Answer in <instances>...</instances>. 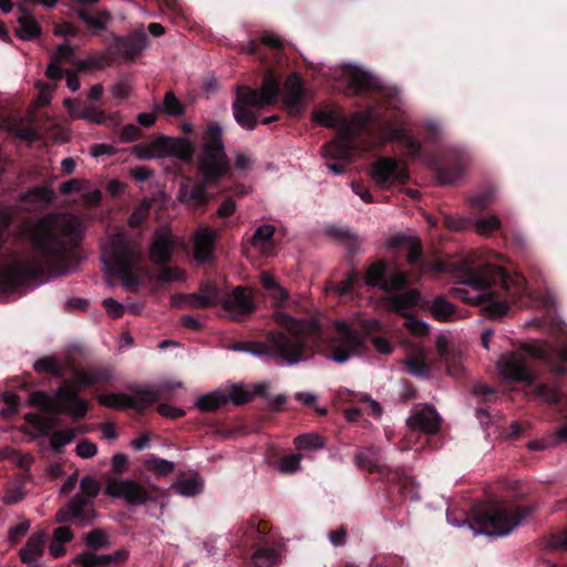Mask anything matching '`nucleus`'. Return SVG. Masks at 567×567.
<instances>
[{
	"instance_id": "nucleus-1",
	"label": "nucleus",
	"mask_w": 567,
	"mask_h": 567,
	"mask_svg": "<svg viewBox=\"0 0 567 567\" xmlns=\"http://www.w3.org/2000/svg\"><path fill=\"white\" fill-rule=\"evenodd\" d=\"M451 293L468 305L480 306L484 318L497 320L526 293V282L520 275L511 277L502 267L485 264L465 271Z\"/></svg>"
},
{
	"instance_id": "nucleus-2",
	"label": "nucleus",
	"mask_w": 567,
	"mask_h": 567,
	"mask_svg": "<svg viewBox=\"0 0 567 567\" xmlns=\"http://www.w3.org/2000/svg\"><path fill=\"white\" fill-rule=\"evenodd\" d=\"M23 231L35 250L53 260L64 261L74 254L84 227L74 216L53 214L24 223Z\"/></svg>"
},
{
	"instance_id": "nucleus-3",
	"label": "nucleus",
	"mask_w": 567,
	"mask_h": 567,
	"mask_svg": "<svg viewBox=\"0 0 567 567\" xmlns=\"http://www.w3.org/2000/svg\"><path fill=\"white\" fill-rule=\"evenodd\" d=\"M274 320L291 336L282 331H271L264 343H255L251 353L267 355L274 360L293 365L305 360L306 337L320 330L316 318H295L286 311H276Z\"/></svg>"
},
{
	"instance_id": "nucleus-4",
	"label": "nucleus",
	"mask_w": 567,
	"mask_h": 567,
	"mask_svg": "<svg viewBox=\"0 0 567 567\" xmlns=\"http://www.w3.org/2000/svg\"><path fill=\"white\" fill-rule=\"evenodd\" d=\"M556 359L567 362V343L551 347L542 342H532L524 344L515 352L502 355L497 362V369L505 380L530 384L536 379L532 360H539L550 365L555 374L565 373L564 367H554Z\"/></svg>"
},
{
	"instance_id": "nucleus-5",
	"label": "nucleus",
	"mask_w": 567,
	"mask_h": 567,
	"mask_svg": "<svg viewBox=\"0 0 567 567\" xmlns=\"http://www.w3.org/2000/svg\"><path fill=\"white\" fill-rule=\"evenodd\" d=\"M103 260L126 288L138 284L137 265L142 259L140 244L118 231L102 243Z\"/></svg>"
},
{
	"instance_id": "nucleus-6",
	"label": "nucleus",
	"mask_w": 567,
	"mask_h": 567,
	"mask_svg": "<svg viewBox=\"0 0 567 567\" xmlns=\"http://www.w3.org/2000/svg\"><path fill=\"white\" fill-rule=\"evenodd\" d=\"M196 168L204 182L218 183L230 173V162L226 153L224 132L219 123H209L203 135L200 153Z\"/></svg>"
},
{
	"instance_id": "nucleus-7",
	"label": "nucleus",
	"mask_w": 567,
	"mask_h": 567,
	"mask_svg": "<svg viewBox=\"0 0 567 567\" xmlns=\"http://www.w3.org/2000/svg\"><path fill=\"white\" fill-rule=\"evenodd\" d=\"M528 506L496 505L477 512L465 524L476 535L506 536L518 527L533 513Z\"/></svg>"
},
{
	"instance_id": "nucleus-8",
	"label": "nucleus",
	"mask_w": 567,
	"mask_h": 567,
	"mask_svg": "<svg viewBox=\"0 0 567 567\" xmlns=\"http://www.w3.org/2000/svg\"><path fill=\"white\" fill-rule=\"evenodd\" d=\"M278 92V82L269 72L265 75L260 90L239 86L233 103L234 117L237 123L244 128L254 130L257 125L255 110L272 104Z\"/></svg>"
},
{
	"instance_id": "nucleus-9",
	"label": "nucleus",
	"mask_w": 567,
	"mask_h": 567,
	"mask_svg": "<svg viewBox=\"0 0 567 567\" xmlns=\"http://www.w3.org/2000/svg\"><path fill=\"white\" fill-rule=\"evenodd\" d=\"M28 403L44 413H64L75 420L85 417L89 411L85 400L80 398L78 390L71 385L56 388L54 395L44 391H33L29 395Z\"/></svg>"
},
{
	"instance_id": "nucleus-10",
	"label": "nucleus",
	"mask_w": 567,
	"mask_h": 567,
	"mask_svg": "<svg viewBox=\"0 0 567 567\" xmlns=\"http://www.w3.org/2000/svg\"><path fill=\"white\" fill-rule=\"evenodd\" d=\"M333 326L334 333L327 342L330 350L328 358L338 364H343L361 355L365 344L364 334L341 320L336 321Z\"/></svg>"
},
{
	"instance_id": "nucleus-11",
	"label": "nucleus",
	"mask_w": 567,
	"mask_h": 567,
	"mask_svg": "<svg viewBox=\"0 0 567 567\" xmlns=\"http://www.w3.org/2000/svg\"><path fill=\"white\" fill-rule=\"evenodd\" d=\"M373 120H377L375 111L373 109H368L364 112L353 114L347 125L339 133V136L323 146V156L332 159L349 158L355 150L353 141L354 137L361 132L368 122Z\"/></svg>"
},
{
	"instance_id": "nucleus-12",
	"label": "nucleus",
	"mask_w": 567,
	"mask_h": 567,
	"mask_svg": "<svg viewBox=\"0 0 567 567\" xmlns=\"http://www.w3.org/2000/svg\"><path fill=\"white\" fill-rule=\"evenodd\" d=\"M105 492L114 498H122L130 505H145L156 492L153 486H146L134 480H109Z\"/></svg>"
},
{
	"instance_id": "nucleus-13",
	"label": "nucleus",
	"mask_w": 567,
	"mask_h": 567,
	"mask_svg": "<svg viewBox=\"0 0 567 567\" xmlns=\"http://www.w3.org/2000/svg\"><path fill=\"white\" fill-rule=\"evenodd\" d=\"M41 266L32 260H16L6 265L0 271V289L13 290L29 280L42 275Z\"/></svg>"
},
{
	"instance_id": "nucleus-14",
	"label": "nucleus",
	"mask_w": 567,
	"mask_h": 567,
	"mask_svg": "<svg viewBox=\"0 0 567 567\" xmlns=\"http://www.w3.org/2000/svg\"><path fill=\"white\" fill-rule=\"evenodd\" d=\"M96 517L94 503L83 495H74L55 514V522L64 524L74 522L79 525H87Z\"/></svg>"
},
{
	"instance_id": "nucleus-15",
	"label": "nucleus",
	"mask_w": 567,
	"mask_h": 567,
	"mask_svg": "<svg viewBox=\"0 0 567 567\" xmlns=\"http://www.w3.org/2000/svg\"><path fill=\"white\" fill-rule=\"evenodd\" d=\"M219 289L212 282L200 284L194 293L178 295L172 298V305L182 309H208L219 302Z\"/></svg>"
},
{
	"instance_id": "nucleus-16",
	"label": "nucleus",
	"mask_w": 567,
	"mask_h": 567,
	"mask_svg": "<svg viewBox=\"0 0 567 567\" xmlns=\"http://www.w3.org/2000/svg\"><path fill=\"white\" fill-rule=\"evenodd\" d=\"M183 244V240L174 236L168 227H159L154 231L150 247V259L156 265L171 262L174 250Z\"/></svg>"
},
{
	"instance_id": "nucleus-17",
	"label": "nucleus",
	"mask_w": 567,
	"mask_h": 567,
	"mask_svg": "<svg viewBox=\"0 0 567 567\" xmlns=\"http://www.w3.org/2000/svg\"><path fill=\"white\" fill-rule=\"evenodd\" d=\"M216 184L215 182H204V177L199 182H194L190 177L184 176L179 182L178 200L193 208L202 209L210 200L212 195L207 192L206 186Z\"/></svg>"
},
{
	"instance_id": "nucleus-18",
	"label": "nucleus",
	"mask_w": 567,
	"mask_h": 567,
	"mask_svg": "<svg viewBox=\"0 0 567 567\" xmlns=\"http://www.w3.org/2000/svg\"><path fill=\"white\" fill-rule=\"evenodd\" d=\"M372 179L382 188L394 182H405L409 178L405 165L392 157H381L372 166Z\"/></svg>"
},
{
	"instance_id": "nucleus-19",
	"label": "nucleus",
	"mask_w": 567,
	"mask_h": 567,
	"mask_svg": "<svg viewBox=\"0 0 567 567\" xmlns=\"http://www.w3.org/2000/svg\"><path fill=\"white\" fill-rule=\"evenodd\" d=\"M230 319L239 321L255 310L252 296L246 287H236L230 295L220 299L219 302Z\"/></svg>"
},
{
	"instance_id": "nucleus-20",
	"label": "nucleus",
	"mask_w": 567,
	"mask_h": 567,
	"mask_svg": "<svg viewBox=\"0 0 567 567\" xmlns=\"http://www.w3.org/2000/svg\"><path fill=\"white\" fill-rule=\"evenodd\" d=\"M112 378V371L107 367L92 365L78 368L73 370L72 380L74 388L79 391L81 388L104 384Z\"/></svg>"
},
{
	"instance_id": "nucleus-21",
	"label": "nucleus",
	"mask_w": 567,
	"mask_h": 567,
	"mask_svg": "<svg viewBox=\"0 0 567 567\" xmlns=\"http://www.w3.org/2000/svg\"><path fill=\"white\" fill-rule=\"evenodd\" d=\"M306 99V91L301 79L297 74L290 75L284 85L282 100L291 115L298 114L302 109Z\"/></svg>"
},
{
	"instance_id": "nucleus-22",
	"label": "nucleus",
	"mask_w": 567,
	"mask_h": 567,
	"mask_svg": "<svg viewBox=\"0 0 567 567\" xmlns=\"http://www.w3.org/2000/svg\"><path fill=\"white\" fill-rule=\"evenodd\" d=\"M161 153L164 157H176L189 162L194 154V145L189 140L182 137L159 136Z\"/></svg>"
},
{
	"instance_id": "nucleus-23",
	"label": "nucleus",
	"mask_w": 567,
	"mask_h": 567,
	"mask_svg": "<svg viewBox=\"0 0 567 567\" xmlns=\"http://www.w3.org/2000/svg\"><path fill=\"white\" fill-rule=\"evenodd\" d=\"M406 425L412 431L434 434L440 429V417L433 408L424 406L406 420Z\"/></svg>"
},
{
	"instance_id": "nucleus-24",
	"label": "nucleus",
	"mask_w": 567,
	"mask_h": 567,
	"mask_svg": "<svg viewBox=\"0 0 567 567\" xmlns=\"http://www.w3.org/2000/svg\"><path fill=\"white\" fill-rule=\"evenodd\" d=\"M148 39L143 30L115 40V51L126 60H133L147 47Z\"/></svg>"
},
{
	"instance_id": "nucleus-25",
	"label": "nucleus",
	"mask_w": 567,
	"mask_h": 567,
	"mask_svg": "<svg viewBox=\"0 0 567 567\" xmlns=\"http://www.w3.org/2000/svg\"><path fill=\"white\" fill-rule=\"evenodd\" d=\"M342 79L354 93L371 90L375 85V81L370 73L355 66L346 68L342 71Z\"/></svg>"
},
{
	"instance_id": "nucleus-26",
	"label": "nucleus",
	"mask_w": 567,
	"mask_h": 567,
	"mask_svg": "<svg viewBox=\"0 0 567 567\" xmlns=\"http://www.w3.org/2000/svg\"><path fill=\"white\" fill-rule=\"evenodd\" d=\"M45 534L35 533L28 538L25 546L20 550L21 560L29 567H40L39 559L44 553Z\"/></svg>"
},
{
	"instance_id": "nucleus-27",
	"label": "nucleus",
	"mask_w": 567,
	"mask_h": 567,
	"mask_svg": "<svg viewBox=\"0 0 567 567\" xmlns=\"http://www.w3.org/2000/svg\"><path fill=\"white\" fill-rule=\"evenodd\" d=\"M216 233L207 227L199 228L194 235V258L199 264L208 261L214 249Z\"/></svg>"
},
{
	"instance_id": "nucleus-28",
	"label": "nucleus",
	"mask_w": 567,
	"mask_h": 567,
	"mask_svg": "<svg viewBox=\"0 0 567 567\" xmlns=\"http://www.w3.org/2000/svg\"><path fill=\"white\" fill-rule=\"evenodd\" d=\"M420 293L415 289L405 292L390 295L384 298L386 308L393 312H399L403 317L409 316V310L417 303Z\"/></svg>"
},
{
	"instance_id": "nucleus-29",
	"label": "nucleus",
	"mask_w": 567,
	"mask_h": 567,
	"mask_svg": "<svg viewBox=\"0 0 567 567\" xmlns=\"http://www.w3.org/2000/svg\"><path fill=\"white\" fill-rule=\"evenodd\" d=\"M275 227L270 224H264L258 227L252 237L251 245L262 255H270L272 251V237L275 235Z\"/></svg>"
},
{
	"instance_id": "nucleus-30",
	"label": "nucleus",
	"mask_w": 567,
	"mask_h": 567,
	"mask_svg": "<svg viewBox=\"0 0 567 567\" xmlns=\"http://www.w3.org/2000/svg\"><path fill=\"white\" fill-rule=\"evenodd\" d=\"M355 465L368 472L381 471V458L379 449L371 446L357 452L354 456Z\"/></svg>"
},
{
	"instance_id": "nucleus-31",
	"label": "nucleus",
	"mask_w": 567,
	"mask_h": 567,
	"mask_svg": "<svg viewBox=\"0 0 567 567\" xmlns=\"http://www.w3.org/2000/svg\"><path fill=\"white\" fill-rule=\"evenodd\" d=\"M22 13L18 17L19 28L17 29V35L24 41L38 38L41 33V27L35 21L33 16L24 9H21Z\"/></svg>"
},
{
	"instance_id": "nucleus-32",
	"label": "nucleus",
	"mask_w": 567,
	"mask_h": 567,
	"mask_svg": "<svg viewBox=\"0 0 567 567\" xmlns=\"http://www.w3.org/2000/svg\"><path fill=\"white\" fill-rule=\"evenodd\" d=\"M53 198V192L44 186L33 187L28 193L20 195V200L28 204L31 208L47 206Z\"/></svg>"
},
{
	"instance_id": "nucleus-33",
	"label": "nucleus",
	"mask_w": 567,
	"mask_h": 567,
	"mask_svg": "<svg viewBox=\"0 0 567 567\" xmlns=\"http://www.w3.org/2000/svg\"><path fill=\"white\" fill-rule=\"evenodd\" d=\"M97 401L101 405L115 410L138 406L135 399L122 393L100 394L97 395Z\"/></svg>"
},
{
	"instance_id": "nucleus-34",
	"label": "nucleus",
	"mask_w": 567,
	"mask_h": 567,
	"mask_svg": "<svg viewBox=\"0 0 567 567\" xmlns=\"http://www.w3.org/2000/svg\"><path fill=\"white\" fill-rule=\"evenodd\" d=\"M204 481L198 475L182 477L173 484V488L181 495L190 497L203 491Z\"/></svg>"
},
{
	"instance_id": "nucleus-35",
	"label": "nucleus",
	"mask_w": 567,
	"mask_h": 567,
	"mask_svg": "<svg viewBox=\"0 0 567 567\" xmlns=\"http://www.w3.org/2000/svg\"><path fill=\"white\" fill-rule=\"evenodd\" d=\"M131 153L138 159L162 158L159 136L151 142L134 145Z\"/></svg>"
},
{
	"instance_id": "nucleus-36",
	"label": "nucleus",
	"mask_w": 567,
	"mask_h": 567,
	"mask_svg": "<svg viewBox=\"0 0 567 567\" xmlns=\"http://www.w3.org/2000/svg\"><path fill=\"white\" fill-rule=\"evenodd\" d=\"M454 303L450 302L445 297L439 296L434 298L432 303L429 306V311L432 317L439 321H446L455 312Z\"/></svg>"
},
{
	"instance_id": "nucleus-37",
	"label": "nucleus",
	"mask_w": 567,
	"mask_h": 567,
	"mask_svg": "<svg viewBox=\"0 0 567 567\" xmlns=\"http://www.w3.org/2000/svg\"><path fill=\"white\" fill-rule=\"evenodd\" d=\"M251 561L254 567H274L280 561V554L274 548H259L257 549Z\"/></svg>"
},
{
	"instance_id": "nucleus-38",
	"label": "nucleus",
	"mask_w": 567,
	"mask_h": 567,
	"mask_svg": "<svg viewBox=\"0 0 567 567\" xmlns=\"http://www.w3.org/2000/svg\"><path fill=\"white\" fill-rule=\"evenodd\" d=\"M73 118L85 120L95 124H103L106 116L102 110L93 105H82L79 110H72Z\"/></svg>"
},
{
	"instance_id": "nucleus-39",
	"label": "nucleus",
	"mask_w": 567,
	"mask_h": 567,
	"mask_svg": "<svg viewBox=\"0 0 567 567\" xmlns=\"http://www.w3.org/2000/svg\"><path fill=\"white\" fill-rule=\"evenodd\" d=\"M228 402L227 395L220 392H212L198 398L196 406L204 412H212Z\"/></svg>"
},
{
	"instance_id": "nucleus-40",
	"label": "nucleus",
	"mask_w": 567,
	"mask_h": 567,
	"mask_svg": "<svg viewBox=\"0 0 567 567\" xmlns=\"http://www.w3.org/2000/svg\"><path fill=\"white\" fill-rule=\"evenodd\" d=\"M33 369L38 373H50L55 378L63 377V370L55 357H45L33 363Z\"/></svg>"
},
{
	"instance_id": "nucleus-41",
	"label": "nucleus",
	"mask_w": 567,
	"mask_h": 567,
	"mask_svg": "<svg viewBox=\"0 0 567 567\" xmlns=\"http://www.w3.org/2000/svg\"><path fill=\"white\" fill-rule=\"evenodd\" d=\"M134 395L132 396L138 403L137 410L142 411L146 404L156 402L161 400V393L158 388H146V386H137L132 390Z\"/></svg>"
},
{
	"instance_id": "nucleus-42",
	"label": "nucleus",
	"mask_w": 567,
	"mask_h": 567,
	"mask_svg": "<svg viewBox=\"0 0 567 567\" xmlns=\"http://www.w3.org/2000/svg\"><path fill=\"white\" fill-rule=\"evenodd\" d=\"M85 545L93 549L100 550L110 546L109 533L103 528H94L85 535Z\"/></svg>"
},
{
	"instance_id": "nucleus-43",
	"label": "nucleus",
	"mask_w": 567,
	"mask_h": 567,
	"mask_svg": "<svg viewBox=\"0 0 567 567\" xmlns=\"http://www.w3.org/2000/svg\"><path fill=\"white\" fill-rule=\"evenodd\" d=\"M295 445L298 450L317 451L326 445V440L316 433L299 435L295 439Z\"/></svg>"
},
{
	"instance_id": "nucleus-44",
	"label": "nucleus",
	"mask_w": 567,
	"mask_h": 567,
	"mask_svg": "<svg viewBox=\"0 0 567 567\" xmlns=\"http://www.w3.org/2000/svg\"><path fill=\"white\" fill-rule=\"evenodd\" d=\"M385 268L386 265L383 260L372 264L364 275L365 284L371 287L379 286L381 288V284L385 278Z\"/></svg>"
},
{
	"instance_id": "nucleus-45",
	"label": "nucleus",
	"mask_w": 567,
	"mask_h": 567,
	"mask_svg": "<svg viewBox=\"0 0 567 567\" xmlns=\"http://www.w3.org/2000/svg\"><path fill=\"white\" fill-rule=\"evenodd\" d=\"M24 420L33 429L44 434L51 431L56 425V421L53 417H47L35 413H27Z\"/></svg>"
},
{
	"instance_id": "nucleus-46",
	"label": "nucleus",
	"mask_w": 567,
	"mask_h": 567,
	"mask_svg": "<svg viewBox=\"0 0 567 567\" xmlns=\"http://www.w3.org/2000/svg\"><path fill=\"white\" fill-rule=\"evenodd\" d=\"M79 18L84 21L90 28L95 30L106 29L110 20V14L106 11L100 12L97 16H91L84 10L78 12Z\"/></svg>"
},
{
	"instance_id": "nucleus-47",
	"label": "nucleus",
	"mask_w": 567,
	"mask_h": 567,
	"mask_svg": "<svg viewBox=\"0 0 567 567\" xmlns=\"http://www.w3.org/2000/svg\"><path fill=\"white\" fill-rule=\"evenodd\" d=\"M406 286V277L402 271L390 274L381 284V289L385 292L401 290Z\"/></svg>"
},
{
	"instance_id": "nucleus-48",
	"label": "nucleus",
	"mask_w": 567,
	"mask_h": 567,
	"mask_svg": "<svg viewBox=\"0 0 567 567\" xmlns=\"http://www.w3.org/2000/svg\"><path fill=\"white\" fill-rule=\"evenodd\" d=\"M86 431H87L86 429H81V430L71 429V430L54 432L51 436V446L54 450L59 451L61 447H63L64 445L72 442V440L74 439V436L78 433H84Z\"/></svg>"
},
{
	"instance_id": "nucleus-49",
	"label": "nucleus",
	"mask_w": 567,
	"mask_h": 567,
	"mask_svg": "<svg viewBox=\"0 0 567 567\" xmlns=\"http://www.w3.org/2000/svg\"><path fill=\"white\" fill-rule=\"evenodd\" d=\"M163 112L171 116H182L185 107L173 92H167L164 96Z\"/></svg>"
},
{
	"instance_id": "nucleus-50",
	"label": "nucleus",
	"mask_w": 567,
	"mask_h": 567,
	"mask_svg": "<svg viewBox=\"0 0 567 567\" xmlns=\"http://www.w3.org/2000/svg\"><path fill=\"white\" fill-rule=\"evenodd\" d=\"M252 398L254 393L245 385H233L227 396L228 401H231L236 405L245 404L251 401Z\"/></svg>"
},
{
	"instance_id": "nucleus-51",
	"label": "nucleus",
	"mask_w": 567,
	"mask_h": 567,
	"mask_svg": "<svg viewBox=\"0 0 567 567\" xmlns=\"http://www.w3.org/2000/svg\"><path fill=\"white\" fill-rule=\"evenodd\" d=\"M81 494L87 499L95 498L101 491V484L97 480L92 476H84L80 481Z\"/></svg>"
},
{
	"instance_id": "nucleus-52",
	"label": "nucleus",
	"mask_w": 567,
	"mask_h": 567,
	"mask_svg": "<svg viewBox=\"0 0 567 567\" xmlns=\"http://www.w3.org/2000/svg\"><path fill=\"white\" fill-rule=\"evenodd\" d=\"M130 557V551L126 548H120L112 554L100 555L101 567L118 566L125 563Z\"/></svg>"
},
{
	"instance_id": "nucleus-53",
	"label": "nucleus",
	"mask_w": 567,
	"mask_h": 567,
	"mask_svg": "<svg viewBox=\"0 0 567 567\" xmlns=\"http://www.w3.org/2000/svg\"><path fill=\"white\" fill-rule=\"evenodd\" d=\"M185 279L184 271L178 267H163L156 275V280L159 282H175Z\"/></svg>"
},
{
	"instance_id": "nucleus-54",
	"label": "nucleus",
	"mask_w": 567,
	"mask_h": 567,
	"mask_svg": "<svg viewBox=\"0 0 567 567\" xmlns=\"http://www.w3.org/2000/svg\"><path fill=\"white\" fill-rule=\"evenodd\" d=\"M148 470L156 472L159 475H167L174 470V463L156 456H151L145 462Z\"/></svg>"
},
{
	"instance_id": "nucleus-55",
	"label": "nucleus",
	"mask_w": 567,
	"mask_h": 567,
	"mask_svg": "<svg viewBox=\"0 0 567 567\" xmlns=\"http://www.w3.org/2000/svg\"><path fill=\"white\" fill-rule=\"evenodd\" d=\"M476 231L480 235L488 236L492 231L501 227V220L497 216H488L476 221Z\"/></svg>"
},
{
	"instance_id": "nucleus-56",
	"label": "nucleus",
	"mask_w": 567,
	"mask_h": 567,
	"mask_svg": "<svg viewBox=\"0 0 567 567\" xmlns=\"http://www.w3.org/2000/svg\"><path fill=\"white\" fill-rule=\"evenodd\" d=\"M302 456L300 454H291L284 456L278 464L279 472L282 474H291L300 468Z\"/></svg>"
},
{
	"instance_id": "nucleus-57",
	"label": "nucleus",
	"mask_w": 567,
	"mask_h": 567,
	"mask_svg": "<svg viewBox=\"0 0 567 567\" xmlns=\"http://www.w3.org/2000/svg\"><path fill=\"white\" fill-rule=\"evenodd\" d=\"M404 327L414 336H425L430 331V326L425 321L419 320L413 316L405 317Z\"/></svg>"
},
{
	"instance_id": "nucleus-58",
	"label": "nucleus",
	"mask_w": 567,
	"mask_h": 567,
	"mask_svg": "<svg viewBox=\"0 0 567 567\" xmlns=\"http://www.w3.org/2000/svg\"><path fill=\"white\" fill-rule=\"evenodd\" d=\"M536 395L546 403H556L560 399V393L557 388L547 384H540L536 389Z\"/></svg>"
},
{
	"instance_id": "nucleus-59",
	"label": "nucleus",
	"mask_w": 567,
	"mask_h": 567,
	"mask_svg": "<svg viewBox=\"0 0 567 567\" xmlns=\"http://www.w3.org/2000/svg\"><path fill=\"white\" fill-rule=\"evenodd\" d=\"M408 250V261L411 265H416L421 260L422 256V243L419 237H412L411 240L405 246Z\"/></svg>"
},
{
	"instance_id": "nucleus-60",
	"label": "nucleus",
	"mask_w": 567,
	"mask_h": 567,
	"mask_svg": "<svg viewBox=\"0 0 567 567\" xmlns=\"http://www.w3.org/2000/svg\"><path fill=\"white\" fill-rule=\"evenodd\" d=\"M328 234L331 237H333L334 239L340 240V241L347 244L350 248H352L353 246H355L358 244L357 235L352 234L349 230H344V229H341V228L332 227V228L328 229Z\"/></svg>"
},
{
	"instance_id": "nucleus-61",
	"label": "nucleus",
	"mask_w": 567,
	"mask_h": 567,
	"mask_svg": "<svg viewBox=\"0 0 567 567\" xmlns=\"http://www.w3.org/2000/svg\"><path fill=\"white\" fill-rule=\"evenodd\" d=\"M150 214V204L147 202L141 203L128 217V225L137 227L141 225Z\"/></svg>"
},
{
	"instance_id": "nucleus-62",
	"label": "nucleus",
	"mask_w": 567,
	"mask_h": 567,
	"mask_svg": "<svg viewBox=\"0 0 567 567\" xmlns=\"http://www.w3.org/2000/svg\"><path fill=\"white\" fill-rule=\"evenodd\" d=\"M359 275L355 271L348 272L344 280L332 288L333 293L337 296H344L352 290L354 282L358 280Z\"/></svg>"
},
{
	"instance_id": "nucleus-63",
	"label": "nucleus",
	"mask_w": 567,
	"mask_h": 567,
	"mask_svg": "<svg viewBox=\"0 0 567 567\" xmlns=\"http://www.w3.org/2000/svg\"><path fill=\"white\" fill-rule=\"evenodd\" d=\"M132 84L128 80H121L112 85L111 93L117 100H125L131 95Z\"/></svg>"
},
{
	"instance_id": "nucleus-64",
	"label": "nucleus",
	"mask_w": 567,
	"mask_h": 567,
	"mask_svg": "<svg viewBox=\"0 0 567 567\" xmlns=\"http://www.w3.org/2000/svg\"><path fill=\"white\" fill-rule=\"evenodd\" d=\"M73 561L82 567H101L100 555L93 553H81Z\"/></svg>"
}]
</instances>
